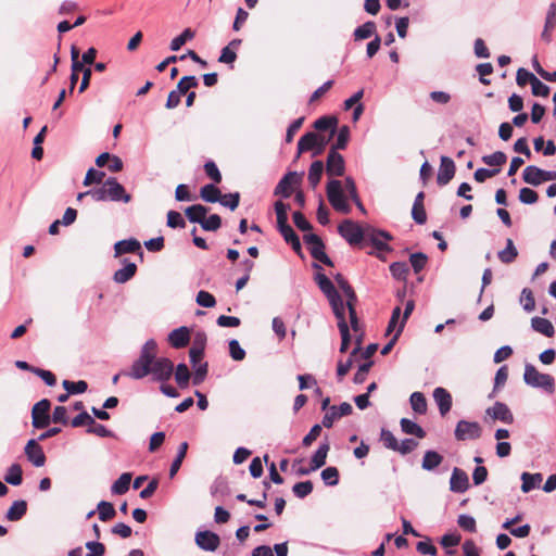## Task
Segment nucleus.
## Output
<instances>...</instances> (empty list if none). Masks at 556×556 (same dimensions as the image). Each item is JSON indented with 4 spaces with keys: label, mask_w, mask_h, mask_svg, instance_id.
I'll return each instance as SVG.
<instances>
[{
    "label": "nucleus",
    "mask_w": 556,
    "mask_h": 556,
    "mask_svg": "<svg viewBox=\"0 0 556 556\" xmlns=\"http://www.w3.org/2000/svg\"><path fill=\"white\" fill-rule=\"evenodd\" d=\"M521 480H522L521 490H522V492L528 493L532 489H534V486L538 482L542 481V475L541 473L523 472L521 475Z\"/></svg>",
    "instance_id": "obj_43"
},
{
    "label": "nucleus",
    "mask_w": 556,
    "mask_h": 556,
    "mask_svg": "<svg viewBox=\"0 0 556 556\" xmlns=\"http://www.w3.org/2000/svg\"><path fill=\"white\" fill-rule=\"evenodd\" d=\"M555 26H556V3H551V5L547 10L544 29L541 34V38L545 42H547V43L551 42L552 31L555 28Z\"/></svg>",
    "instance_id": "obj_20"
},
{
    "label": "nucleus",
    "mask_w": 556,
    "mask_h": 556,
    "mask_svg": "<svg viewBox=\"0 0 556 556\" xmlns=\"http://www.w3.org/2000/svg\"><path fill=\"white\" fill-rule=\"evenodd\" d=\"M219 202L222 205L230 208L231 211H235L238 207L239 202H240V193L233 192V193H227L224 195L222 194Z\"/></svg>",
    "instance_id": "obj_59"
},
{
    "label": "nucleus",
    "mask_w": 556,
    "mask_h": 556,
    "mask_svg": "<svg viewBox=\"0 0 556 556\" xmlns=\"http://www.w3.org/2000/svg\"><path fill=\"white\" fill-rule=\"evenodd\" d=\"M485 414L493 421L500 420L508 425L514 422L513 413L510 412L509 407L503 402H496L493 406L486 408Z\"/></svg>",
    "instance_id": "obj_13"
},
{
    "label": "nucleus",
    "mask_w": 556,
    "mask_h": 556,
    "mask_svg": "<svg viewBox=\"0 0 556 556\" xmlns=\"http://www.w3.org/2000/svg\"><path fill=\"white\" fill-rule=\"evenodd\" d=\"M481 434L482 429L477 421L460 420L456 425L455 438L458 441L477 440Z\"/></svg>",
    "instance_id": "obj_11"
},
{
    "label": "nucleus",
    "mask_w": 556,
    "mask_h": 556,
    "mask_svg": "<svg viewBox=\"0 0 556 556\" xmlns=\"http://www.w3.org/2000/svg\"><path fill=\"white\" fill-rule=\"evenodd\" d=\"M376 33V23L372 21L366 22L363 25L358 26L354 30V39L355 40H364L371 37Z\"/></svg>",
    "instance_id": "obj_39"
},
{
    "label": "nucleus",
    "mask_w": 556,
    "mask_h": 556,
    "mask_svg": "<svg viewBox=\"0 0 556 556\" xmlns=\"http://www.w3.org/2000/svg\"><path fill=\"white\" fill-rule=\"evenodd\" d=\"M338 231L342 238H344L351 245H358L365 239L366 233L364 229L357 223L345 219L339 227Z\"/></svg>",
    "instance_id": "obj_7"
},
{
    "label": "nucleus",
    "mask_w": 556,
    "mask_h": 556,
    "mask_svg": "<svg viewBox=\"0 0 556 556\" xmlns=\"http://www.w3.org/2000/svg\"><path fill=\"white\" fill-rule=\"evenodd\" d=\"M62 386L71 394L84 393L88 388L87 382L84 380H79L77 382L64 380Z\"/></svg>",
    "instance_id": "obj_52"
},
{
    "label": "nucleus",
    "mask_w": 556,
    "mask_h": 556,
    "mask_svg": "<svg viewBox=\"0 0 556 556\" xmlns=\"http://www.w3.org/2000/svg\"><path fill=\"white\" fill-rule=\"evenodd\" d=\"M338 319V328L340 330L341 334V345H340V352L345 353L349 349L350 341H351V334L350 329L348 326V323L345 320V314H341L340 317H336Z\"/></svg>",
    "instance_id": "obj_28"
},
{
    "label": "nucleus",
    "mask_w": 556,
    "mask_h": 556,
    "mask_svg": "<svg viewBox=\"0 0 556 556\" xmlns=\"http://www.w3.org/2000/svg\"><path fill=\"white\" fill-rule=\"evenodd\" d=\"M195 543L201 549L215 552L220 544V538L218 534L208 530L199 531L195 534Z\"/></svg>",
    "instance_id": "obj_14"
},
{
    "label": "nucleus",
    "mask_w": 556,
    "mask_h": 556,
    "mask_svg": "<svg viewBox=\"0 0 556 556\" xmlns=\"http://www.w3.org/2000/svg\"><path fill=\"white\" fill-rule=\"evenodd\" d=\"M204 172L206 176L210 179H212L215 184H219L222 181V174L217 165L213 161H207L204 164Z\"/></svg>",
    "instance_id": "obj_60"
},
{
    "label": "nucleus",
    "mask_w": 556,
    "mask_h": 556,
    "mask_svg": "<svg viewBox=\"0 0 556 556\" xmlns=\"http://www.w3.org/2000/svg\"><path fill=\"white\" fill-rule=\"evenodd\" d=\"M532 89V94L535 97H548L549 94V87L545 84H543L538 77L533 79V81L530 84Z\"/></svg>",
    "instance_id": "obj_63"
},
{
    "label": "nucleus",
    "mask_w": 556,
    "mask_h": 556,
    "mask_svg": "<svg viewBox=\"0 0 556 556\" xmlns=\"http://www.w3.org/2000/svg\"><path fill=\"white\" fill-rule=\"evenodd\" d=\"M115 256L125 253H136L141 250L140 242L136 239L121 240L114 245Z\"/></svg>",
    "instance_id": "obj_26"
},
{
    "label": "nucleus",
    "mask_w": 556,
    "mask_h": 556,
    "mask_svg": "<svg viewBox=\"0 0 556 556\" xmlns=\"http://www.w3.org/2000/svg\"><path fill=\"white\" fill-rule=\"evenodd\" d=\"M330 450L328 442L321 443L311 458L312 469H319L326 464L327 455Z\"/></svg>",
    "instance_id": "obj_31"
},
{
    "label": "nucleus",
    "mask_w": 556,
    "mask_h": 556,
    "mask_svg": "<svg viewBox=\"0 0 556 556\" xmlns=\"http://www.w3.org/2000/svg\"><path fill=\"white\" fill-rule=\"evenodd\" d=\"M222 226V218L217 214H212L208 217L205 216L201 227L205 231H216Z\"/></svg>",
    "instance_id": "obj_58"
},
{
    "label": "nucleus",
    "mask_w": 556,
    "mask_h": 556,
    "mask_svg": "<svg viewBox=\"0 0 556 556\" xmlns=\"http://www.w3.org/2000/svg\"><path fill=\"white\" fill-rule=\"evenodd\" d=\"M27 459L36 467H42L46 464V455L41 445L34 439L29 440L25 446Z\"/></svg>",
    "instance_id": "obj_16"
},
{
    "label": "nucleus",
    "mask_w": 556,
    "mask_h": 556,
    "mask_svg": "<svg viewBox=\"0 0 556 556\" xmlns=\"http://www.w3.org/2000/svg\"><path fill=\"white\" fill-rule=\"evenodd\" d=\"M345 172V162L343 156L334 150H329L327 162H326V173L329 176H343Z\"/></svg>",
    "instance_id": "obj_12"
},
{
    "label": "nucleus",
    "mask_w": 556,
    "mask_h": 556,
    "mask_svg": "<svg viewBox=\"0 0 556 556\" xmlns=\"http://www.w3.org/2000/svg\"><path fill=\"white\" fill-rule=\"evenodd\" d=\"M27 511V503L24 500L15 501L7 511L5 518L9 521H17L24 517Z\"/></svg>",
    "instance_id": "obj_30"
},
{
    "label": "nucleus",
    "mask_w": 556,
    "mask_h": 556,
    "mask_svg": "<svg viewBox=\"0 0 556 556\" xmlns=\"http://www.w3.org/2000/svg\"><path fill=\"white\" fill-rule=\"evenodd\" d=\"M195 301L200 306L207 308L214 307L216 304L214 295L204 290L198 292Z\"/></svg>",
    "instance_id": "obj_62"
},
{
    "label": "nucleus",
    "mask_w": 556,
    "mask_h": 556,
    "mask_svg": "<svg viewBox=\"0 0 556 556\" xmlns=\"http://www.w3.org/2000/svg\"><path fill=\"white\" fill-rule=\"evenodd\" d=\"M520 303L526 312H532L535 308L534 295L530 289L525 288L521 291Z\"/></svg>",
    "instance_id": "obj_55"
},
{
    "label": "nucleus",
    "mask_w": 556,
    "mask_h": 556,
    "mask_svg": "<svg viewBox=\"0 0 556 556\" xmlns=\"http://www.w3.org/2000/svg\"><path fill=\"white\" fill-rule=\"evenodd\" d=\"M531 327L534 331H536L547 338H552L555 334V329H554L553 324L546 318L533 317L531 319Z\"/></svg>",
    "instance_id": "obj_22"
},
{
    "label": "nucleus",
    "mask_w": 556,
    "mask_h": 556,
    "mask_svg": "<svg viewBox=\"0 0 556 556\" xmlns=\"http://www.w3.org/2000/svg\"><path fill=\"white\" fill-rule=\"evenodd\" d=\"M187 451H188V443L187 442L180 443V445L178 447L177 456L174 459V462L172 463V466L169 468V477L170 478H173L180 469L181 464L186 457Z\"/></svg>",
    "instance_id": "obj_42"
},
{
    "label": "nucleus",
    "mask_w": 556,
    "mask_h": 556,
    "mask_svg": "<svg viewBox=\"0 0 556 556\" xmlns=\"http://www.w3.org/2000/svg\"><path fill=\"white\" fill-rule=\"evenodd\" d=\"M51 403L48 399L37 402L31 409L33 426L36 429L47 428L50 424L49 410Z\"/></svg>",
    "instance_id": "obj_8"
},
{
    "label": "nucleus",
    "mask_w": 556,
    "mask_h": 556,
    "mask_svg": "<svg viewBox=\"0 0 556 556\" xmlns=\"http://www.w3.org/2000/svg\"><path fill=\"white\" fill-rule=\"evenodd\" d=\"M401 429L403 432L407 434L416 435L419 439H422L426 437V431L416 422H414L410 419L402 418L401 419Z\"/></svg>",
    "instance_id": "obj_34"
},
{
    "label": "nucleus",
    "mask_w": 556,
    "mask_h": 556,
    "mask_svg": "<svg viewBox=\"0 0 556 556\" xmlns=\"http://www.w3.org/2000/svg\"><path fill=\"white\" fill-rule=\"evenodd\" d=\"M130 481H131V473H129V472L122 473L121 477L116 481H114V483L112 484V489H111L112 492L114 494H118V495L125 494L129 490Z\"/></svg>",
    "instance_id": "obj_38"
},
{
    "label": "nucleus",
    "mask_w": 556,
    "mask_h": 556,
    "mask_svg": "<svg viewBox=\"0 0 556 556\" xmlns=\"http://www.w3.org/2000/svg\"><path fill=\"white\" fill-rule=\"evenodd\" d=\"M338 126V118L334 116H323L315 121L314 128L318 131L330 130L328 137L334 136Z\"/></svg>",
    "instance_id": "obj_25"
},
{
    "label": "nucleus",
    "mask_w": 556,
    "mask_h": 556,
    "mask_svg": "<svg viewBox=\"0 0 556 556\" xmlns=\"http://www.w3.org/2000/svg\"><path fill=\"white\" fill-rule=\"evenodd\" d=\"M356 303L357 296L355 292L346 296V308L349 311L351 327L353 331L357 333L361 331V325L356 314Z\"/></svg>",
    "instance_id": "obj_23"
},
{
    "label": "nucleus",
    "mask_w": 556,
    "mask_h": 556,
    "mask_svg": "<svg viewBox=\"0 0 556 556\" xmlns=\"http://www.w3.org/2000/svg\"><path fill=\"white\" fill-rule=\"evenodd\" d=\"M190 341V331L187 327L174 329L168 334V342L175 349H181L188 345Z\"/></svg>",
    "instance_id": "obj_19"
},
{
    "label": "nucleus",
    "mask_w": 556,
    "mask_h": 556,
    "mask_svg": "<svg viewBox=\"0 0 556 556\" xmlns=\"http://www.w3.org/2000/svg\"><path fill=\"white\" fill-rule=\"evenodd\" d=\"M97 509L99 514V519L104 522L113 519L116 515V510L113 504L106 501H101L98 504Z\"/></svg>",
    "instance_id": "obj_40"
},
{
    "label": "nucleus",
    "mask_w": 556,
    "mask_h": 556,
    "mask_svg": "<svg viewBox=\"0 0 556 556\" xmlns=\"http://www.w3.org/2000/svg\"><path fill=\"white\" fill-rule=\"evenodd\" d=\"M194 37V31L186 28L179 36L175 37L170 42V50L178 51L188 40Z\"/></svg>",
    "instance_id": "obj_49"
},
{
    "label": "nucleus",
    "mask_w": 556,
    "mask_h": 556,
    "mask_svg": "<svg viewBox=\"0 0 556 556\" xmlns=\"http://www.w3.org/2000/svg\"><path fill=\"white\" fill-rule=\"evenodd\" d=\"M302 176L300 174L296 172H289L280 179L275 188L274 194L281 195L282 198L287 199L291 197L294 188L300 186Z\"/></svg>",
    "instance_id": "obj_10"
},
{
    "label": "nucleus",
    "mask_w": 556,
    "mask_h": 556,
    "mask_svg": "<svg viewBox=\"0 0 556 556\" xmlns=\"http://www.w3.org/2000/svg\"><path fill=\"white\" fill-rule=\"evenodd\" d=\"M443 457L435 451H427L422 458V468L425 470H433L442 463Z\"/></svg>",
    "instance_id": "obj_35"
},
{
    "label": "nucleus",
    "mask_w": 556,
    "mask_h": 556,
    "mask_svg": "<svg viewBox=\"0 0 556 556\" xmlns=\"http://www.w3.org/2000/svg\"><path fill=\"white\" fill-rule=\"evenodd\" d=\"M321 479L327 485H337L339 483V470L337 467H327L321 471Z\"/></svg>",
    "instance_id": "obj_57"
},
{
    "label": "nucleus",
    "mask_w": 556,
    "mask_h": 556,
    "mask_svg": "<svg viewBox=\"0 0 556 556\" xmlns=\"http://www.w3.org/2000/svg\"><path fill=\"white\" fill-rule=\"evenodd\" d=\"M4 481L11 485H20L23 481V470L18 464H13L4 476Z\"/></svg>",
    "instance_id": "obj_37"
},
{
    "label": "nucleus",
    "mask_w": 556,
    "mask_h": 556,
    "mask_svg": "<svg viewBox=\"0 0 556 556\" xmlns=\"http://www.w3.org/2000/svg\"><path fill=\"white\" fill-rule=\"evenodd\" d=\"M468 488L469 479L467 473L457 467L454 468L450 480L451 491L456 493H464L468 490Z\"/></svg>",
    "instance_id": "obj_17"
},
{
    "label": "nucleus",
    "mask_w": 556,
    "mask_h": 556,
    "mask_svg": "<svg viewBox=\"0 0 556 556\" xmlns=\"http://www.w3.org/2000/svg\"><path fill=\"white\" fill-rule=\"evenodd\" d=\"M538 200H539V194L534 190H532L528 187L520 189L519 201L522 202L523 204H534L538 202Z\"/></svg>",
    "instance_id": "obj_61"
},
{
    "label": "nucleus",
    "mask_w": 556,
    "mask_h": 556,
    "mask_svg": "<svg viewBox=\"0 0 556 556\" xmlns=\"http://www.w3.org/2000/svg\"><path fill=\"white\" fill-rule=\"evenodd\" d=\"M390 271L397 280H406L409 268L405 262H395L390 265Z\"/></svg>",
    "instance_id": "obj_50"
},
{
    "label": "nucleus",
    "mask_w": 556,
    "mask_h": 556,
    "mask_svg": "<svg viewBox=\"0 0 556 556\" xmlns=\"http://www.w3.org/2000/svg\"><path fill=\"white\" fill-rule=\"evenodd\" d=\"M190 371L186 364H179L175 370V380L179 388L184 389L188 387L190 380Z\"/></svg>",
    "instance_id": "obj_47"
},
{
    "label": "nucleus",
    "mask_w": 556,
    "mask_h": 556,
    "mask_svg": "<svg viewBox=\"0 0 556 556\" xmlns=\"http://www.w3.org/2000/svg\"><path fill=\"white\" fill-rule=\"evenodd\" d=\"M368 236L371 244L379 251H388L390 249L386 242L392 239L389 232L382 230H371V233Z\"/></svg>",
    "instance_id": "obj_27"
},
{
    "label": "nucleus",
    "mask_w": 556,
    "mask_h": 556,
    "mask_svg": "<svg viewBox=\"0 0 556 556\" xmlns=\"http://www.w3.org/2000/svg\"><path fill=\"white\" fill-rule=\"evenodd\" d=\"M157 356V343L150 339L141 348L139 357L132 363L127 376L142 379L152 375L155 381H166L174 372V364L166 357Z\"/></svg>",
    "instance_id": "obj_1"
},
{
    "label": "nucleus",
    "mask_w": 556,
    "mask_h": 556,
    "mask_svg": "<svg viewBox=\"0 0 556 556\" xmlns=\"http://www.w3.org/2000/svg\"><path fill=\"white\" fill-rule=\"evenodd\" d=\"M507 161V156L502 151H496L490 155H484L482 157V162L489 166H501L505 164Z\"/></svg>",
    "instance_id": "obj_51"
},
{
    "label": "nucleus",
    "mask_w": 556,
    "mask_h": 556,
    "mask_svg": "<svg viewBox=\"0 0 556 556\" xmlns=\"http://www.w3.org/2000/svg\"><path fill=\"white\" fill-rule=\"evenodd\" d=\"M428 262V256L422 252L413 253L409 256V263L414 268L415 273L418 274L425 268Z\"/></svg>",
    "instance_id": "obj_53"
},
{
    "label": "nucleus",
    "mask_w": 556,
    "mask_h": 556,
    "mask_svg": "<svg viewBox=\"0 0 556 556\" xmlns=\"http://www.w3.org/2000/svg\"><path fill=\"white\" fill-rule=\"evenodd\" d=\"M350 139V128L346 125L340 127L336 142L331 146V150H344Z\"/></svg>",
    "instance_id": "obj_44"
},
{
    "label": "nucleus",
    "mask_w": 556,
    "mask_h": 556,
    "mask_svg": "<svg viewBox=\"0 0 556 556\" xmlns=\"http://www.w3.org/2000/svg\"><path fill=\"white\" fill-rule=\"evenodd\" d=\"M207 212H208V207H206L202 204H193L191 206H188L185 210V214H186L187 218L191 223H198L200 225H202Z\"/></svg>",
    "instance_id": "obj_24"
},
{
    "label": "nucleus",
    "mask_w": 556,
    "mask_h": 556,
    "mask_svg": "<svg viewBox=\"0 0 556 556\" xmlns=\"http://www.w3.org/2000/svg\"><path fill=\"white\" fill-rule=\"evenodd\" d=\"M137 273V265L132 262H127L125 266L114 273L113 279L117 283H125L130 280Z\"/></svg>",
    "instance_id": "obj_29"
},
{
    "label": "nucleus",
    "mask_w": 556,
    "mask_h": 556,
    "mask_svg": "<svg viewBox=\"0 0 556 556\" xmlns=\"http://www.w3.org/2000/svg\"><path fill=\"white\" fill-rule=\"evenodd\" d=\"M455 163L448 156H441L440 159V167L437 175V182L439 186L447 185L455 175Z\"/></svg>",
    "instance_id": "obj_15"
},
{
    "label": "nucleus",
    "mask_w": 556,
    "mask_h": 556,
    "mask_svg": "<svg viewBox=\"0 0 556 556\" xmlns=\"http://www.w3.org/2000/svg\"><path fill=\"white\" fill-rule=\"evenodd\" d=\"M330 140V137H327L326 135L308 131L298 141V154L312 151V155L314 157L318 156L325 151V148Z\"/></svg>",
    "instance_id": "obj_4"
},
{
    "label": "nucleus",
    "mask_w": 556,
    "mask_h": 556,
    "mask_svg": "<svg viewBox=\"0 0 556 556\" xmlns=\"http://www.w3.org/2000/svg\"><path fill=\"white\" fill-rule=\"evenodd\" d=\"M316 283L318 285L319 289L325 293L327 296L331 308L333 311V314L336 317H340L341 314H345V305L342 301L341 295L337 291L336 287L331 282V280L324 274L318 273L315 277Z\"/></svg>",
    "instance_id": "obj_3"
},
{
    "label": "nucleus",
    "mask_w": 556,
    "mask_h": 556,
    "mask_svg": "<svg viewBox=\"0 0 556 556\" xmlns=\"http://www.w3.org/2000/svg\"><path fill=\"white\" fill-rule=\"evenodd\" d=\"M433 399L438 404L440 414L445 416L452 407V395L450 392L444 388L439 387L433 391Z\"/></svg>",
    "instance_id": "obj_18"
},
{
    "label": "nucleus",
    "mask_w": 556,
    "mask_h": 556,
    "mask_svg": "<svg viewBox=\"0 0 556 556\" xmlns=\"http://www.w3.org/2000/svg\"><path fill=\"white\" fill-rule=\"evenodd\" d=\"M326 191L328 201L336 211L343 214H349L351 212V206L343 193L342 182L340 180H330L327 185Z\"/></svg>",
    "instance_id": "obj_5"
},
{
    "label": "nucleus",
    "mask_w": 556,
    "mask_h": 556,
    "mask_svg": "<svg viewBox=\"0 0 556 556\" xmlns=\"http://www.w3.org/2000/svg\"><path fill=\"white\" fill-rule=\"evenodd\" d=\"M292 491L296 497L304 498L313 492V483L309 480L298 482L293 485Z\"/></svg>",
    "instance_id": "obj_54"
},
{
    "label": "nucleus",
    "mask_w": 556,
    "mask_h": 556,
    "mask_svg": "<svg viewBox=\"0 0 556 556\" xmlns=\"http://www.w3.org/2000/svg\"><path fill=\"white\" fill-rule=\"evenodd\" d=\"M304 241L311 245V255L327 266H333L332 261L325 253V244L321 238L315 233H308L304 236Z\"/></svg>",
    "instance_id": "obj_9"
},
{
    "label": "nucleus",
    "mask_w": 556,
    "mask_h": 556,
    "mask_svg": "<svg viewBox=\"0 0 556 556\" xmlns=\"http://www.w3.org/2000/svg\"><path fill=\"white\" fill-rule=\"evenodd\" d=\"M517 256H518V251H517L516 247L514 245L513 240L507 239L506 248L498 252V258L504 264H510L516 260Z\"/></svg>",
    "instance_id": "obj_36"
},
{
    "label": "nucleus",
    "mask_w": 556,
    "mask_h": 556,
    "mask_svg": "<svg viewBox=\"0 0 556 556\" xmlns=\"http://www.w3.org/2000/svg\"><path fill=\"white\" fill-rule=\"evenodd\" d=\"M288 210L289 205L283 203L282 201H277L275 203L278 229L283 228L285 226H290L288 224Z\"/></svg>",
    "instance_id": "obj_41"
},
{
    "label": "nucleus",
    "mask_w": 556,
    "mask_h": 556,
    "mask_svg": "<svg viewBox=\"0 0 556 556\" xmlns=\"http://www.w3.org/2000/svg\"><path fill=\"white\" fill-rule=\"evenodd\" d=\"M412 408L418 414H426L427 412V400L421 392H414L409 399Z\"/></svg>",
    "instance_id": "obj_46"
},
{
    "label": "nucleus",
    "mask_w": 556,
    "mask_h": 556,
    "mask_svg": "<svg viewBox=\"0 0 556 556\" xmlns=\"http://www.w3.org/2000/svg\"><path fill=\"white\" fill-rule=\"evenodd\" d=\"M199 85L195 76H184L177 84V93L187 94L192 88H197Z\"/></svg>",
    "instance_id": "obj_48"
},
{
    "label": "nucleus",
    "mask_w": 556,
    "mask_h": 556,
    "mask_svg": "<svg viewBox=\"0 0 556 556\" xmlns=\"http://www.w3.org/2000/svg\"><path fill=\"white\" fill-rule=\"evenodd\" d=\"M522 179L528 185L539 186L544 182L543 169L535 165H529L522 172Z\"/></svg>",
    "instance_id": "obj_21"
},
{
    "label": "nucleus",
    "mask_w": 556,
    "mask_h": 556,
    "mask_svg": "<svg viewBox=\"0 0 556 556\" xmlns=\"http://www.w3.org/2000/svg\"><path fill=\"white\" fill-rule=\"evenodd\" d=\"M344 184H345V189L350 195V198L352 199V201L356 204V206L363 212L365 213V207L358 197V193H357V189H356V185H355V181L353 180V178L351 177H346L344 179Z\"/></svg>",
    "instance_id": "obj_45"
},
{
    "label": "nucleus",
    "mask_w": 556,
    "mask_h": 556,
    "mask_svg": "<svg viewBox=\"0 0 556 556\" xmlns=\"http://www.w3.org/2000/svg\"><path fill=\"white\" fill-rule=\"evenodd\" d=\"M523 380L529 386L542 388L546 391H553L554 389V378L547 374L540 372L531 364H527L525 367Z\"/></svg>",
    "instance_id": "obj_6"
},
{
    "label": "nucleus",
    "mask_w": 556,
    "mask_h": 556,
    "mask_svg": "<svg viewBox=\"0 0 556 556\" xmlns=\"http://www.w3.org/2000/svg\"><path fill=\"white\" fill-rule=\"evenodd\" d=\"M323 172L324 163L321 161H315L311 164L307 180L312 188H316L317 185L320 182Z\"/></svg>",
    "instance_id": "obj_33"
},
{
    "label": "nucleus",
    "mask_w": 556,
    "mask_h": 556,
    "mask_svg": "<svg viewBox=\"0 0 556 556\" xmlns=\"http://www.w3.org/2000/svg\"><path fill=\"white\" fill-rule=\"evenodd\" d=\"M105 177L104 172L97 170L94 168H89L86 173L85 179H84V186H90L92 184H103V179Z\"/></svg>",
    "instance_id": "obj_56"
},
{
    "label": "nucleus",
    "mask_w": 556,
    "mask_h": 556,
    "mask_svg": "<svg viewBox=\"0 0 556 556\" xmlns=\"http://www.w3.org/2000/svg\"><path fill=\"white\" fill-rule=\"evenodd\" d=\"M229 354L233 361L240 362L245 357V351L236 339L229 341Z\"/></svg>",
    "instance_id": "obj_64"
},
{
    "label": "nucleus",
    "mask_w": 556,
    "mask_h": 556,
    "mask_svg": "<svg viewBox=\"0 0 556 556\" xmlns=\"http://www.w3.org/2000/svg\"><path fill=\"white\" fill-rule=\"evenodd\" d=\"M200 197L205 202L215 203L219 202L222 192L215 185L208 184L200 189Z\"/></svg>",
    "instance_id": "obj_32"
},
{
    "label": "nucleus",
    "mask_w": 556,
    "mask_h": 556,
    "mask_svg": "<svg viewBox=\"0 0 556 556\" xmlns=\"http://www.w3.org/2000/svg\"><path fill=\"white\" fill-rule=\"evenodd\" d=\"M90 197L96 202L113 201L129 203L131 195L115 177L108 178L100 187L89 190Z\"/></svg>",
    "instance_id": "obj_2"
}]
</instances>
